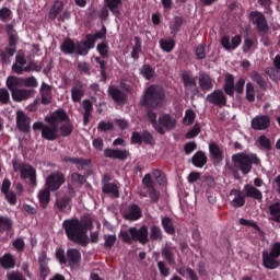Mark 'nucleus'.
<instances>
[{
    "label": "nucleus",
    "instance_id": "nucleus-1",
    "mask_svg": "<svg viewBox=\"0 0 280 280\" xmlns=\"http://www.w3.org/2000/svg\"><path fill=\"white\" fill-rule=\"evenodd\" d=\"M93 221H80L78 219L65 220L62 226L66 231L68 240L74 242V244H81L86 246L89 244V235H86L89 229H91Z\"/></svg>",
    "mask_w": 280,
    "mask_h": 280
},
{
    "label": "nucleus",
    "instance_id": "nucleus-2",
    "mask_svg": "<svg viewBox=\"0 0 280 280\" xmlns=\"http://www.w3.org/2000/svg\"><path fill=\"white\" fill-rule=\"evenodd\" d=\"M164 102L165 94L163 93V88L159 85L149 86L141 101L147 108H159V106H163Z\"/></svg>",
    "mask_w": 280,
    "mask_h": 280
},
{
    "label": "nucleus",
    "instance_id": "nucleus-3",
    "mask_svg": "<svg viewBox=\"0 0 280 280\" xmlns=\"http://www.w3.org/2000/svg\"><path fill=\"white\" fill-rule=\"evenodd\" d=\"M232 161L235 167H238V170H241L242 174H248L250 170H253V163L254 165H259V163H261L259 158H257V155L253 153H236L232 155Z\"/></svg>",
    "mask_w": 280,
    "mask_h": 280
},
{
    "label": "nucleus",
    "instance_id": "nucleus-4",
    "mask_svg": "<svg viewBox=\"0 0 280 280\" xmlns=\"http://www.w3.org/2000/svg\"><path fill=\"white\" fill-rule=\"evenodd\" d=\"M148 117L156 132L160 135H165V130H173V128H176V119L167 114L160 116L159 121H156V113L154 112H148Z\"/></svg>",
    "mask_w": 280,
    "mask_h": 280
},
{
    "label": "nucleus",
    "instance_id": "nucleus-5",
    "mask_svg": "<svg viewBox=\"0 0 280 280\" xmlns=\"http://www.w3.org/2000/svg\"><path fill=\"white\" fill-rule=\"evenodd\" d=\"M120 235L124 242L130 244L132 240L135 242H140V244H148V226L142 225L139 230L137 228H130L128 231H121Z\"/></svg>",
    "mask_w": 280,
    "mask_h": 280
},
{
    "label": "nucleus",
    "instance_id": "nucleus-6",
    "mask_svg": "<svg viewBox=\"0 0 280 280\" xmlns=\"http://www.w3.org/2000/svg\"><path fill=\"white\" fill-rule=\"evenodd\" d=\"M89 49H91L89 42H78L74 44L73 40L66 39L61 45V51H63V54H78V56H86V54H89Z\"/></svg>",
    "mask_w": 280,
    "mask_h": 280
},
{
    "label": "nucleus",
    "instance_id": "nucleus-7",
    "mask_svg": "<svg viewBox=\"0 0 280 280\" xmlns=\"http://www.w3.org/2000/svg\"><path fill=\"white\" fill-rule=\"evenodd\" d=\"M33 130H42L43 139L47 141H54L58 139V125L49 124L45 125L40 121L33 124Z\"/></svg>",
    "mask_w": 280,
    "mask_h": 280
},
{
    "label": "nucleus",
    "instance_id": "nucleus-8",
    "mask_svg": "<svg viewBox=\"0 0 280 280\" xmlns=\"http://www.w3.org/2000/svg\"><path fill=\"white\" fill-rule=\"evenodd\" d=\"M13 170L14 172L21 173V178L24 180L25 178H28L32 185H36V168L32 167V165L21 164L16 161H13Z\"/></svg>",
    "mask_w": 280,
    "mask_h": 280
},
{
    "label": "nucleus",
    "instance_id": "nucleus-9",
    "mask_svg": "<svg viewBox=\"0 0 280 280\" xmlns=\"http://www.w3.org/2000/svg\"><path fill=\"white\" fill-rule=\"evenodd\" d=\"M8 28L10 47L7 48L5 51H1L0 54L3 65H10V58H12L14 56V52L16 51V48L14 47L18 40L16 32L12 31V25H9Z\"/></svg>",
    "mask_w": 280,
    "mask_h": 280
},
{
    "label": "nucleus",
    "instance_id": "nucleus-10",
    "mask_svg": "<svg viewBox=\"0 0 280 280\" xmlns=\"http://www.w3.org/2000/svg\"><path fill=\"white\" fill-rule=\"evenodd\" d=\"M65 174L55 171L46 177L45 185L50 191H58V189L65 185Z\"/></svg>",
    "mask_w": 280,
    "mask_h": 280
},
{
    "label": "nucleus",
    "instance_id": "nucleus-11",
    "mask_svg": "<svg viewBox=\"0 0 280 280\" xmlns=\"http://www.w3.org/2000/svg\"><path fill=\"white\" fill-rule=\"evenodd\" d=\"M182 78L187 97H194V95L198 93V88L196 86V79L192 78L189 72L184 73Z\"/></svg>",
    "mask_w": 280,
    "mask_h": 280
},
{
    "label": "nucleus",
    "instance_id": "nucleus-12",
    "mask_svg": "<svg viewBox=\"0 0 280 280\" xmlns=\"http://www.w3.org/2000/svg\"><path fill=\"white\" fill-rule=\"evenodd\" d=\"M15 121H16V128L21 132H27L30 130L32 119H30L28 116H26L23 110L19 109L16 112Z\"/></svg>",
    "mask_w": 280,
    "mask_h": 280
},
{
    "label": "nucleus",
    "instance_id": "nucleus-13",
    "mask_svg": "<svg viewBox=\"0 0 280 280\" xmlns=\"http://www.w3.org/2000/svg\"><path fill=\"white\" fill-rule=\"evenodd\" d=\"M207 102L222 108V106H226V95L221 90H215L207 96Z\"/></svg>",
    "mask_w": 280,
    "mask_h": 280
},
{
    "label": "nucleus",
    "instance_id": "nucleus-14",
    "mask_svg": "<svg viewBox=\"0 0 280 280\" xmlns=\"http://www.w3.org/2000/svg\"><path fill=\"white\" fill-rule=\"evenodd\" d=\"M221 45L226 51H233L242 45V36L235 35L232 39L229 36H223L221 38Z\"/></svg>",
    "mask_w": 280,
    "mask_h": 280
},
{
    "label": "nucleus",
    "instance_id": "nucleus-15",
    "mask_svg": "<svg viewBox=\"0 0 280 280\" xmlns=\"http://www.w3.org/2000/svg\"><path fill=\"white\" fill-rule=\"evenodd\" d=\"M82 254H80V250L75 248H70L67 250L66 264H68L70 268H75V266L80 264Z\"/></svg>",
    "mask_w": 280,
    "mask_h": 280
},
{
    "label": "nucleus",
    "instance_id": "nucleus-16",
    "mask_svg": "<svg viewBox=\"0 0 280 280\" xmlns=\"http://www.w3.org/2000/svg\"><path fill=\"white\" fill-rule=\"evenodd\" d=\"M46 121L48 124H52L54 126H58V124L62 121H67L69 117L67 116V113L62 109L54 112L50 116H46Z\"/></svg>",
    "mask_w": 280,
    "mask_h": 280
},
{
    "label": "nucleus",
    "instance_id": "nucleus-17",
    "mask_svg": "<svg viewBox=\"0 0 280 280\" xmlns=\"http://www.w3.org/2000/svg\"><path fill=\"white\" fill-rule=\"evenodd\" d=\"M128 151L119 149H105L104 156L106 159H118L119 161H126L128 159Z\"/></svg>",
    "mask_w": 280,
    "mask_h": 280
},
{
    "label": "nucleus",
    "instance_id": "nucleus-18",
    "mask_svg": "<svg viewBox=\"0 0 280 280\" xmlns=\"http://www.w3.org/2000/svg\"><path fill=\"white\" fill-rule=\"evenodd\" d=\"M249 19L260 32H264V30H268V22H266V18H264V14L259 12H252Z\"/></svg>",
    "mask_w": 280,
    "mask_h": 280
},
{
    "label": "nucleus",
    "instance_id": "nucleus-19",
    "mask_svg": "<svg viewBox=\"0 0 280 280\" xmlns=\"http://www.w3.org/2000/svg\"><path fill=\"white\" fill-rule=\"evenodd\" d=\"M141 218V208H139L137 205L129 206L124 211V219L130 220V221H137Z\"/></svg>",
    "mask_w": 280,
    "mask_h": 280
},
{
    "label": "nucleus",
    "instance_id": "nucleus-20",
    "mask_svg": "<svg viewBox=\"0 0 280 280\" xmlns=\"http://www.w3.org/2000/svg\"><path fill=\"white\" fill-rule=\"evenodd\" d=\"M262 264L265 268H268L269 270H275V268H279L280 265L277 257L269 254L268 250L262 252Z\"/></svg>",
    "mask_w": 280,
    "mask_h": 280
},
{
    "label": "nucleus",
    "instance_id": "nucleus-21",
    "mask_svg": "<svg viewBox=\"0 0 280 280\" xmlns=\"http://www.w3.org/2000/svg\"><path fill=\"white\" fill-rule=\"evenodd\" d=\"M270 126V118L268 116H258L252 120V128L254 130H266Z\"/></svg>",
    "mask_w": 280,
    "mask_h": 280
},
{
    "label": "nucleus",
    "instance_id": "nucleus-22",
    "mask_svg": "<svg viewBox=\"0 0 280 280\" xmlns=\"http://www.w3.org/2000/svg\"><path fill=\"white\" fill-rule=\"evenodd\" d=\"M209 152L214 163H221V161L224 159V153L222 152L220 145L217 143L212 142L209 144Z\"/></svg>",
    "mask_w": 280,
    "mask_h": 280
},
{
    "label": "nucleus",
    "instance_id": "nucleus-23",
    "mask_svg": "<svg viewBox=\"0 0 280 280\" xmlns=\"http://www.w3.org/2000/svg\"><path fill=\"white\" fill-rule=\"evenodd\" d=\"M12 98L15 102H23L24 100H30V97L32 95H34V91L33 90H25V89H18L15 91H13V93H11Z\"/></svg>",
    "mask_w": 280,
    "mask_h": 280
},
{
    "label": "nucleus",
    "instance_id": "nucleus-24",
    "mask_svg": "<svg viewBox=\"0 0 280 280\" xmlns=\"http://www.w3.org/2000/svg\"><path fill=\"white\" fill-rule=\"evenodd\" d=\"M243 191L247 198H254V200H261L264 198L261 190L255 188L253 185H245Z\"/></svg>",
    "mask_w": 280,
    "mask_h": 280
},
{
    "label": "nucleus",
    "instance_id": "nucleus-25",
    "mask_svg": "<svg viewBox=\"0 0 280 280\" xmlns=\"http://www.w3.org/2000/svg\"><path fill=\"white\" fill-rule=\"evenodd\" d=\"M0 265L5 270H12L16 266V258L12 256V254H4L0 257Z\"/></svg>",
    "mask_w": 280,
    "mask_h": 280
},
{
    "label": "nucleus",
    "instance_id": "nucleus-26",
    "mask_svg": "<svg viewBox=\"0 0 280 280\" xmlns=\"http://www.w3.org/2000/svg\"><path fill=\"white\" fill-rule=\"evenodd\" d=\"M37 198L39 200L40 207L45 209L47 205H49V200H51V189L49 188H43L39 190Z\"/></svg>",
    "mask_w": 280,
    "mask_h": 280
},
{
    "label": "nucleus",
    "instance_id": "nucleus-27",
    "mask_svg": "<svg viewBox=\"0 0 280 280\" xmlns=\"http://www.w3.org/2000/svg\"><path fill=\"white\" fill-rule=\"evenodd\" d=\"M18 86H23V78L8 77L7 89H9L11 93H14V91L19 90Z\"/></svg>",
    "mask_w": 280,
    "mask_h": 280
},
{
    "label": "nucleus",
    "instance_id": "nucleus-28",
    "mask_svg": "<svg viewBox=\"0 0 280 280\" xmlns=\"http://www.w3.org/2000/svg\"><path fill=\"white\" fill-rule=\"evenodd\" d=\"M105 4L108 10L119 19L121 16V12L119 11V5H121V0H105Z\"/></svg>",
    "mask_w": 280,
    "mask_h": 280
},
{
    "label": "nucleus",
    "instance_id": "nucleus-29",
    "mask_svg": "<svg viewBox=\"0 0 280 280\" xmlns=\"http://www.w3.org/2000/svg\"><path fill=\"white\" fill-rule=\"evenodd\" d=\"M224 92L226 95H230V97H233L235 93V80L233 79L232 74L225 75Z\"/></svg>",
    "mask_w": 280,
    "mask_h": 280
},
{
    "label": "nucleus",
    "instance_id": "nucleus-30",
    "mask_svg": "<svg viewBox=\"0 0 280 280\" xmlns=\"http://www.w3.org/2000/svg\"><path fill=\"white\" fill-rule=\"evenodd\" d=\"M42 104H49L51 102V86L42 83L40 86Z\"/></svg>",
    "mask_w": 280,
    "mask_h": 280
},
{
    "label": "nucleus",
    "instance_id": "nucleus-31",
    "mask_svg": "<svg viewBox=\"0 0 280 280\" xmlns=\"http://www.w3.org/2000/svg\"><path fill=\"white\" fill-rule=\"evenodd\" d=\"M232 196H234V199L231 201L232 207H244L246 205V199L244 198V195L240 190H232Z\"/></svg>",
    "mask_w": 280,
    "mask_h": 280
},
{
    "label": "nucleus",
    "instance_id": "nucleus-32",
    "mask_svg": "<svg viewBox=\"0 0 280 280\" xmlns=\"http://www.w3.org/2000/svg\"><path fill=\"white\" fill-rule=\"evenodd\" d=\"M108 94L114 100V102L121 103L124 102V100H126V95L124 94V92L118 90L115 85L109 86Z\"/></svg>",
    "mask_w": 280,
    "mask_h": 280
},
{
    "label": "nucleus",
    "instance_id": "nucleus-33",
    "mask_svg": "<svg viewBox=\"0 0 280 280\" xmlns=\"http://www.w3.org/2000/svg\"><path fill=\"white\" fill-rule=\"evenodd\" d=\"M83 124L86 126L91 119V113H93V103L89 100L83 101Z\"/></svg>",
    "mask_w": 280,
    "mask_h": 280
},
{
    "label": "nucleus",
    "instance_id": "nucleus-34",
    "mask_svg": "<svg viewBox=\"0 0 280 280\" xmlns=\"http://www.w3.org/2000/svg\"><path fill=\"white\" fill-rule=\"evenodd\" d=\"M199 85L202 91H209V89H213V83L209 74L200 73Z\"/></svg>",
    "mask_w": 280,
    "mask_h": 280
},
{
    "label": "nucleus",
    "instance_id": "nucleus-35",
    "mask_svg": "<svg viewBox=\"0 0 280 280\" xmlns=\"http://www.w3.org/2000/svg\"><path fill=\"white\" fill-rule=\"evenodd\" d=\"M39 272L40 277H43L44 279H47V277L49 276V266H47V257L45 256V254H42L39 256Z\"/></svg>",
    "mask_w": 280,
    "mask_h": 280
},
{
    "label": "nucleus",
    "instance_id": "nucleus-36",
    "mask_svg": "<svg viewBox=\"0 0 280 280\" xmlns=\"http://www.w3.org/2000/svg\"><path fill=\"white\" fill-rule=\"evenodd\" d=\"M192 164L195 167H205L207 164V155L203 152H197L192 156Z\"/></svg>",
    "mask_w": 280,
    "mask_h": 280
},
{
    "label": "nucleus",
    "instance_id": "nucleus-37",
    "mask_svg": "<svg viewBox=\"0 0 280 280\" xmlns=\"http://www.w3.org/2000/svg\"><path fill=\"white\" fill-rule=\"evenodd\" d=\"M103 192L104 194H109V196H113L114 198L119 197V188L117 187V185H115L113 183L104 184Z\"/></svg>",
    "mask_w": 280,
    "mask_h": 280
},
{
    "label": "nucleus",
    "instance_id": "nucleus-38",
    "mask_svg": "<svg viewBox=\"0 0 280 280\" xmlns=\"http://www.w3.org/2000/svg\"><path fill=\"white\" fill-rule=\"evenodd\" d=\"M161 224L165 233H167L168 235H174L176 233V230L174 229V224L172 223V219H170L168 217L162 218Z\"/></svg>",
    "mask_w": 280,
    "mask_h": 280
},
{
    "label": "nucleus",
    "instance_id": "nucleus-39",
    "mask_svg": "<svg viewBox=\"0 0 280 280\" xmlns=\"http://www.w3.org/2000/svg\"><path fill=\"white\" fill-rule=\"evenodd\" d=\"M72 102H81L84 97V90L82 85H74L71 90Z\"/></svg>",
    "mask_w": 280,
    "mask_h": 280
},
{
    "label": "nucleus",
    "instance_id": "nucleus-40",
    "mask_svg": "<svg viewBox=\"0 0 280 280\" xmlns=\"http://www.w3.org/2000/svg\"><path fill=\"white\" fill-rule=\"evenodd\" d=\"M160 46L163 51L170 54V51H172L174 47H176V42L172 38L161 39Z\"/></svg>",
    "mask_w": 280,
    "mask_h": 280
},
{
    "label": "nucleus",
    "instance_id": "nucleus-41",
    "mask_svg": "<svg viewBox=\"0 0 280 280\" xmlns=\"http://www.w3.org/2000/svg\"><path fill=\"white\" fill-rule=\"evenodd\" d=\"M150 237L154 242H162L163 241V231H161V228H159L156 225H152L150 228Z\"/></svg>",
    "mask_w": 280,
    "mask_h": 280
},
{
    "label": "nucleus",
    "instance_id": "nucleus-42",
    "mask_svg": "<svg viewBox=\"0 0 280 280\" xmlns=\"http://www.w3.org/2000/svg\"><path fill=\"white\" fill-rule=\"evenodd\" d=\"M140 73L142 74V78H145V80H152V78L156 75V72H154V69L150 67V65L142 66Z\"/></svg>",
    "mask_w": 280,
    "mask_h": 280
},
{
    "label": "nucleus",
    "instance_id": "nucleus-43",
    "mask_svg": "<svg viewBox=\"0 0 280 280\" xmlns=\"http://www.w3.org/2000/svg\"><path fill=\"white\" fill-rule=\"evenodd\" d=\"M269 212L271 215V220H273L275 222H280V203H272L271 206H269Z\"/></svg>",
    "mask_w": 280,
    "mask_h": 280
},
{
    "label": "nucleus",
    "instance_id": "nucleus-44",
    "mask_svg": "<svg viewBox=\"0 0 280 280\" xmlns=\"http://www.w3.org/2000/svg\"><path fill=\"white\" fill-rule=\"evenodd\" d=\"M102 38H106V30H103L102 32L95 33L94 36L89 35L88 40H90V44L88 43V47H91V49H93V47L95 46V42L97 39H102Z\"/></svg>",
    "mask_w": 280,
    "mask_h": 280
},
{
    "label": "nucleus",
    "instance_id": "nucleus-45",
    "mask_svg": "<svg viewBox=\"0 0 280 280\" xmlns=\"http://www.w3.org/2000/svg\"><path fill=\"white\" fill-rule=\"evenodd\" d=\"M62 7H63L62 1H56L49 11V19L54 21V19H56V16H58V14L62 12Z\"/></svg>",
    "mask_w": 280,
    "mask_h": 280
},
{
    "label": "nucleus",
    "instance_id": "nucleus-46",
    "mask_svg": "<svg viewBox=\"0 0 280 280\" xmlns=\"http://www.w3.org/2000/svg\"><path fill=\"white\" fill-rule=\"evenodd\" d=\"M70 162L77 165V168L80 171L86 170L89 165H91V160H82L78 158L70 159Z\"/></svg>",
    "mask_w": 280,
    "mask_h": 280
},
{
    "label": "nucleus",
    "instance_id": "nucleus-47",
    "mask_svg": "<svg viewBox=\"0 0 280 280\" xmlns=\"http://www.w3.org/2000/svg\"><path fill=\"white\" fill-rule=\"evenodd\" d=\"M69 202H71V197L65 196L61 199H57L56 207L59 209V211H65V208L69 207Z\"/></svg>",
    "mask_w": 280,
    "mask_h": 280
},
{
    "label": "nucleus",
    "instance_id": "nucleus-48",
    "mask_svg": "<svg viewBox=\"0 0 280 280\" xmlns=\"http://www.w3.org/2000/svg\"><path fill=\"white\" fill-rule=\"evenodd\" d=\"M196 119V113L191 109H187L184 117V124L185 126H191Z\"/></svg>",
    "mask_w": 280,
    "mask_h": 280
},
{
    "label": "nucleus",
    "instance_id": "nucleus-49",
    "mask_svg": "<svg viewBox=\"0 0 280 280\" xmlns=\"http://www.w3.org/2000/svg\"><path fill=\"white\" fill-rule=\"evenodd\" d=\"M246 100L247 102H255V85L253 83L246 84Z\"/></svg>",
    "mask_w": 280,
    "mask_h": 280
},
{
    "label": "nucleus",
    "instance_id": "nucleus-50",
    "mask_svg": "<svg viewBox=\"0 0 280 280\" xmlns=\"http://www.w3.org/2000/svg\"><path fill=\"white\" fill-rule=\"evenodd\" d=\"M22 86H27L28 89H36V86H38V81L34 77H28L23 79Z\"/></svg>",
    "mask_w": 280,
    "mask_h": 280
},
{
    "label": "nucleus",
    "instance_id": "nucleus-51",
    "mask_svg": "<svg viewBox=\"0 0 280 280\" xmlns=\"http://www.w3.org/2000/svg\"><path fill=\"white\" fill-rule=\"evenodd\" d=\"M7 279L8 280H27L25 279V277L23 276V273H21V271H11L7 273Z\"/></svg>",
    "mask_w": 280,
    "mask_h": 280
},
{
    "label": "nucleus",
    "instance_id": "nucleus-52",
    "mask_svg": "<svg viewBox=\"0 0 280 280\" xmlns=\"http://www.w3.org/2000/svg\"><path fill=\"white\" fill-rule=\"evenodd\" d=\"M163 257L168 261V264H174V252L170 247L162 250Z\"/></svg>",
    "mask_w": 280,
    "mask_h": 280
},
{
    "label": "nucleus",
    "instance_id": "nucleus-53",
    "mask_svg": "<svg viewBox=\"0 0 280 280\" xmlns=\"http://www.w3.org/2000/svg\"><path fill=\"white\" fill-rule=\"evenodd\" d=\"M142 183L147 189H154V182L152 180V175L145 174L142 179Z\"/></svg>",
    "mask_w": 280,
    "mask_h": 280
},
{
    "label": "nucleus",
    "instance_id": "nucleus-54",
    "mask_svg": "<svg viewBox=\"0 0 280 280\" xmlns=\"http://www.w3.org/2000/svg\"><path fill=\"white\" fill-rule=\"evenodd\" d=\"M252 49H255V40L250 38H245L244 45H243V51L248 52L252 51Z\"/></svg>",
    "mask_w": 280,
    "mask_h": 280
},
{
    "label": "nucleus",
    "instance_id": "nucleus-55",
    "mask_svg": "<svg viewBox=\"0 0 280 280\" xmlns=\"http://www.w3.org/2000/svg\"><path fill=\"white\" fill-rule=\"evenodd\" d=\"M200 135V125L196 124L194 128L186 133V139H194V137H198Z\"/></svg>",
    "mask_w": 280,
    "mask_h": 280
},
{
    "label": "nucleus",
    "instance_id": "nucleus-56",
    "mask_svg": "<svg viewBox=\"0 0 280 280\" xmlns=\"http://www.w3.org/2000/svg\"><path fill=\"white\" fill-rule=\"evenodd\" d=\"M240 224H242V226H249L252 229H256V231H259V226L253 220L240 219Z\"/></svg>",
    "mask_w": 280,
    "mask_h": 280
},
{
    "label": "nucleus",
    "instance_id": "nucleus-57",
    "mask_svg": "<svg viewBox=\"0 0 280 280\" xmlns=\"http://www.w3.org/2000/svg\"><path fill=\"white\" fill-rule=\"evenodd\" d=\"M258 143L264 148L265 150H270V139H268L266 136H260L258 138Z\"/></svg>",
    "mask_w": 280,
    "mask_h": 280
},
{
    "label": "nucleus",
    "instance_id": "nucleus-58",
    "mask_svg": "<svg viewBox=\"0 0 280 280\" xmlns=\"http://www.w3.org/2000/svg\"><path fill=\"white\" fill-rule=\"evenodd\" d=\"M10 102V93L5 89H0V103L8 104Z\"/></svg>",
    "mask_w": 280,
    "mask_h": 280
},
{
    "label": "nucleus",
    "instance_id": "nucleus-59",
    "mask_svg": "<svg viewBox=\"0 0 280 280\" xmlns=\"http://www.w3.org/2000/svg\"><path fill=\"white\" fill-rule=\"evenodd\" d=\"M98 130H101L102 132H108V130H113V122L101 121L98 124Z\"/></svg>",
    "mask_w": 280,
    "mask_h": 280
},
{
    "label": "nucleus",
    "instance_id": "nucleus-60",
    "mask_svg": "<svg viewBox=\"0 0 280 280\" xmlns=\"http://www.w3.org/2000/svg\"><path fill=\"white\" fill-rule=\"evenodd\" d=\"M244 84H246V81L244 79H240L234 85V91L238 93V95H242V93H244Z\"/></svg>",
    "mask_w": 280,
    "mask_h": 280
},
{
    "label": "nucleus",
    "instance_id": "nucleus-61",
    "mask_svg": "<svg viewBox=\"0 0 280 280\" xmlns=\"http://www.w3.org/2000/svg\"><path fill=\"white\" fill-rule=\"evenodd\" d=\"M269 255H271V257H280V243L277 242L271 246L270 253Z\"/></svg>",
    "mask_w": 280,
    "mask_h": 280
},
{
    "label": "nucleus",
    "instance_id": "nucleus-62",
    "mask_svg": "<svg viewBox=\"0 0 280 280\" xmlns=\"http://www.w3.org/2000/svg\"><path fill=\"white\" fill-rule=\"evenodd\" d=\"M12 14V11L9 8H2L0 10V20L1 21H8Z\"/></svg>",
    "mask_w": 280,
    "mask_h": 280
},
{
    "label": "nucleus",
    "instance_id": "nucleus-63",
    "mask_svg": "<svg viewBox=\"0 0 280 280\" xmlns=\"http://www.w3.org/2000/svg\"><path fill=\"white\" fill-rule=\"evenodd\" d=\"M56 257L60 264H67V257L65 256V250L61 248H58L56 250Z\"/></svg>",
    "mask_w": 280,
    "mask_h": 280
},
{
    "label": "nucleus",
    "instance_id": "nucleus-64",
    "mask_svg": "<svg viewBox=\"0 0 280 280\" xmlns=\"http://www.w3.org/2000/svg\"><path fill=\"white\" fill-rule=\"evenodd\" d=\"M13 248L18 249L19 252L25 248V241L23 238H16L13 241Z\"/></svg>",
    "mask_w": 280,
    "mask_h": 280
}]
</instances>
